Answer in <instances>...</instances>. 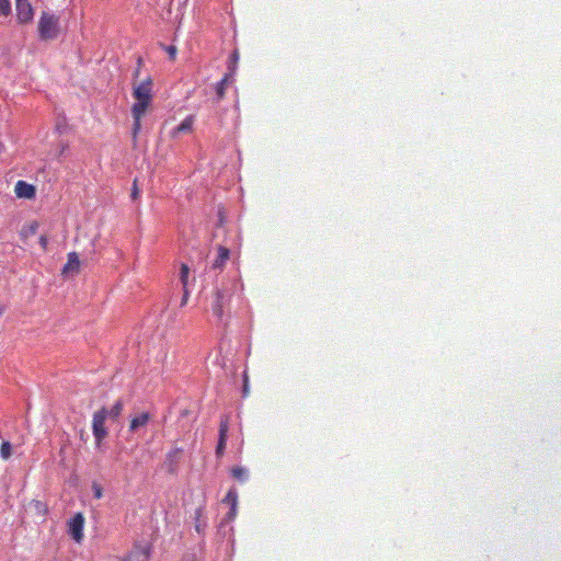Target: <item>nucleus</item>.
<instances>
[{
    "mask_svg": "<svg viewBox=\"0 0 561 561\" xmlns=\"http://www.w3.org/2000/svg\"><path fill=\"white\" fill-rule=\"evenodd\" d=\"M149 420H150V414L148 412H142V413L138 414V415H135L130 420L129 431L130 432H135L139 427L146 426L148 424Z\"/></svg>",
    "mask_w": 561,
    "mask_h": 561,
    "instance_id": "12",
    "label": "nucleus"
},
{
    "mask_svg": "<svg viewBox=\"0 0 561 561\" xmlns=\"http://www.w3.org/2000/svg\"><path fill=\"white\" fill-rule=\"evenodd\" d=\"M131 198L135 201L139 197V188L137 186V180H134L133 188H131Z\"/></svg>",
    "mask_w": 561,
    "mask_h": 561,
    "instance_id": "28",
    "label": "nucleus"
},
{
    "mask_svg": "<svg viewBox=\"0 0 561 561\" xmlns=\"http://www.w3.org/2000/svg\"><path fill=\"white\" fill-rule=\"evenodd\" d=\"M11 13L10 0H0V16H8Z\"/></svg>",
    "mask_w": 561,
    "mask_h": 561,
    "instance_id": "25",
    "label": "nucleus"
},
{
    "mask_svg": "<svg viewBox=\"0 0 561 561\" xmlns=\"http://www.w3.org/2000/svg\"><path fill=\"white\" fill-rule=\"evenodd\" d=\"M165 51L168 53L169 57L174 60L176 57L178 49L175 46L170 45L164 47Z\"/></svg>",
    "mask_w": 561,
    "mask_h": 561,
    "instance_id": "27",
    "label": "nucleus"
},
{
    "mask_svg": "<svg viewBox=\"0 0 561 561\" xmlns=\"http://www.w3.org/2000/svg\"><path fill=\"white\" fill-rule=\"evenodd\" d=\"M227 304V297L226 295L217 289L215 293H214V300L211 302V311L214 313L215 317H217V319H222V316H224V308Z\"/></svg>",
    "mask_w": 561,
    "mask_h": 561,
    "instance_id": "6",
    "label": "nucleus"
},
{
    "mask_svg": "<svg viewBox=\"0 0 561 561\" xmlns=\"http://www.w3.org/2000/svg\"><path fill=\"white\" fill-rule=\"evenodd\" d=\"M231 476L239 481H244L247 478V471L242 467H233L231 469Z\"/></svg>",
    "mask_w": 561,
    "mask_h": 561,
    "instance_id": "23",
    "label": "nucleus"
},
{
    "mask_svg": "<svg viewBox=\"0 0 561 561\" xmlns=\"http://www.w3.org/2000/svg\"><path fill=\"white\" fill-rule=\"evenodd\" d=\"M194 119L192 116H187L173 131V134H181L191 131Z\"/></svg>",
    "mask_w": 561,
    "mask_h": 561,
    "instance_id": "16",
    "label": "nucleus"
},
{
    "mask_svg": "<svg viewBox=\"0 0 561 561\" xmlns=\"http://www.w3.org/2000/svg\"><path fill=\"white\" fill-rule=\"evenodd\" d=\"M202 516H203V508L202 507H198L195 510V529L198 534L203 533L204 528H205V524L202 523Z\"/></svg>",
    "mask_w": 561,
    "mask_h": 561,
    "instance_id": "19",
    "label": "nucleus"
},
{
    "mask_svg": "<svg viewBox=\"0 0 561 561\" xmlns=\"http://www.w3.org/2000/svg\"><path fill=\"white\" fill-rule=\"evenodd\" d=\"M30 508L39 517L45 518L48 513L47 505L38 500H33L30 503Z\"/></svg>",
    "mask_w": 561,
    "mask_h": 561,
    "instance_id": "15",
    "label": "nucleus"
},
{
    "mask_svg": "<svg viewBox=\"0 0 561 561\" xmlns=\"http://www.w3.org/2000/svg\"><path fill=\"white\" fill-rule=\"evenodd\" d=\"M84 522L85 519L82 513H77L68 522V533L76 542L80 543L83 539Z\"/></svg>",
    "mask_w": 561,
    "mask_h": 561,
    "instance_id": "4",
    "label": "nucleus"
},
{
    "mask_svg": "<svg viewBox=\"0 0 561 561\" xmlns=\"http://www.w3.org/2000/svg\"><path fill=\"white\" fill-rule=\"evenodd\" d=\"M230 251L226 247H218V255L213 263V268H222L226 262L229 260Z\"/></svg>",
    "mask_w": 561,
    "mask_h": 561,
    "instance_id": "13",
    "label": "nucleus"
},
{
    "mask_svg": "<svg viewBox=\"0 0 561 561\" xmlns=\"http://www.w3.org/2000/svg\"><path fill=\"white\" fill-rule=\"evenodd\" d=\"M232 73H226L224 78L216 84L215 90L217 94V101H220L225 98L226 90L228 85L232 82Z\"/></svg>",
    "mask_w": 561,
    "mask_h": 561,
    "instance_id": "11",
    "label": "nucleus"
},
{
    "mask_svg": "<svg viewBox=\"0 0 561 561\" xmlns=\"http://www.w3.org/2000/svg\"><path fill=\"white\" fill-rule=\"evenodd\" d=\"M15 194L18 197L33 198L35 196V187L24 181H18Z\"/></svg>",
    "mask_w": 561,
    "mask_h": 561,
    "instance_id": "10",
    "label": "nucleus"
},
{
    "mask_svg": "<svg viewBox=\"0 0 561 561\" xmlns=\"http://www.w3.org/2000/svg\"><path fill=\"white\" fill-rule=\"evenodd\" d=\"M181 454H182L181 448H174L167 454V460L170 463L175 465L178 462V460L180 459Z\"/></svg>",
    "mask_w": 561,
    "mask_h": 561,
    "instance_id": "22",
    "label": "nucleus"
},
{
    "mask_svg": "<svg viewBox=\"0 0 561 561\" xmlns=\"http://www.w3.org/2000/svg\"><path fill=\"white\" fill-rule=\"evenodd\" d=\"M190 268L187 264L182 263L180 268V279L183 285V288L187 287V279H188Z\"/></svg>",
    "mask_w": 561,
    "mask_h": 561,
    "instance_id": "21",
    "label": "nucleus"
},
{
    "mask_svg": "<svg viewBox=\"0 0 561 561\" xmlns=\"http://www.w3.org/2000/svg\"><path fill=\"white\" fill-rule=\"evenodd\" d=\"M106 417L107 409L104 407L93 413L92 432L96 446H100L108 434L107 430L105 428Z\"/></svg>",
    "mask_w": 561,
    "mask_h": 561,
    "instance_id": "3",
    "label": "nucleus"
},
{
    "mask_svg": "<svg viewBox=\"0 0 561 561\" xmlns=\"http://www.w3.org/2000/svg\"><path fill=\"white\" fill-rule=\"evenodd\" d=\"M150 548L149 547H135L126 557L125 561H149Z\"/></svg>",
    "mask_w": 561,
    "mask_h": 561,
    "instance_id": "8",
    "label": "nucleus"
},
{
    "mask_svg": "<svg viewBox=\"0 0 561 561\" xmlns=\"http://www.w3.org/2000/svg\"><path fill=\"white\" fill-rule=\"evenodd\" d=\"M38 230V222L32 221L28 225L22 227L20 231L21 239L26 242L30 238L34 237Z\"/></svg>",
    "mask_w": 561,
    "mask_h": 561,
    "instance_id": "14",
    "label": "nucleus"
},
{
    "mask_svg": "<svg viewBox=\"0 0 561 561\" xmlns=\"http://www.w3.org/2000/svg\"><path fill=\"white\" fill-rule=\"evenodd\" d=\"M80 260L76 252H70L67 255V263L62 267V274L79 273Z\"/></svg>",
    "mask_w": 561,
    "mask_h": 561,
    "instance_id": "9",
    "label": "nucleus"
},
{
    "mask_svg": "<svg viewBox=\"0 0 561 561\" xmlns=\"http://www.w3.org/2000/svg\"><path fill=\"white\" fill-rule=\"evenodd\" d=\"M229 431V423L227 417H222L219 424V438L216 447L217 457H221L226 448V442Z\"/></svg>",
    "mask_w": 561,
    "mask_h": 561,
    "instance_id": "7",
    "label": "nucleus"
},
{
    "mask_svg": "<svg viewBox=\"0 0 561 561\" xmlns=\"http://www.w3.org/2000/svg\"><path fill=\"white\" fill-rule=\"evenodd\" d=\"M3 312H4V307L0 306V317L3 314Z\"/></svg>",
    "mask_w": 561,
    "mask_h": 561,
    "instance_id": "31",
    "label": "nucleus"
},
{
    "mask_svg": "<svg viewBox=\"0 0 561 561\" xmlns=\"http://www.w3.org/2000/svg\"><path fill=\"white\" fill-rule=\"evenodd\" d=\"M38 241H39V244H41L42 249L45 251V250L47 249V244H48V238H47V236L42 234V236L39 237V240H38Z\"/></svg>",
    "mask_w": 561,
    "mask_h": 561,
    "instance_id": "29",
    "label": "nucleus"
},
{
    "mask_svg": "<svg viewBox=\"0 0 561 561\" xmlns=\"http://www.w3.org/2000/svg\"><path fill=\"white\" fill-rule=\"evenodd\" d=\"M238 60H239V53L237 50H234L230 56L229 72H228V73H232V77L234 76Z\"/></svg>",
    "mask_w": 561,
    "mask_h": 561,
    "instance_id": "24",
    "label": "nucleus"
},
{
    "mask_svg": "<svg viewBox=\"0 0 561 561\" xmlns=\"http://www.w3.org/2000/svg\"><path fill=\"white\" fill-rule=\"evenodd\" d=\"M237 501H238V495H237V492L233 490H230L224 499V502L231 505V514H234Z\"/></svg>",
    "mask_w": 561,
    "mask_h": 561,
    "instance_id": "17",
    "label": "nucleus"
},
{
    "mask_svg": "<svg viewBox=\"0 0 561 561\" xmlns=\"http://www.w3.org/2000/svg\"><path fill=\"white\" fill-rule=\"evenodd\" d=\"M16 19L21 24H26L33 20L34 11L28 0H15Z\"/></svg>",
    "mask_w": 561,
    "mask_h": 561,
    "instance_id": "5",
    "label": "nucleus"
},
{
    "mask_svg": "<svg viewBox=\"0 0 561 561\" xmlns=\"http://www.w3.org/2000/svg\"><path fill=\"white\" fill-rule=\"evenodd\" d=\"M187 299H188V289H187V287H185V288H183V297L181 300V306L186 305Z\"/></svg>",
    "mask_w": 561,
    "mask_h": 561,
    "instance_id": "30",
    "label": "nucleus"
},
{
    "mask_svg": "<svg viewBox=\"0 0 561 561\" xmlns=\"http://www.w3.org/2000/svg\"><path fill=\"white\" fill-rule=\"evenodd\" d=\"M92 491L95 499L100 500L103 497V488L98 482H93Z\"/></svg>",
    "mask_w": 561,
    "mask_h": 561,
    "instance_id": "26",
    "label": "nucleus"
},
{
    "mask_svg": "<svg viewBox=\"0 0 561 561\" xmlns=\"http://www.w3.org/2000/svg\"><path fill=\"white\" fill-rule=\"evenodd\" d=\"M123 411V402L121 400L116 401L112 409L107 411V416L112 417L113 420H116Z\"/></svg>",
    "mask_w": 561,
    "mask_h": 561,
    "instance_id": "18",
    "label": "nucleus"
},
{
    "mask_svg": "<svg viewBox=\"0 0 561 561\" xmlns=\"http://www.w3.org/2000/svg\"><path fill=\"white\" fill-rule=\"evenodd\" d=\"M11 454H12V446H11L10 442H8V440L2 442V444L0 446L1 458L7 460L10 458Z\"/></svg>",
    "mask_w": 561,
    "mask_h": 561,
    "instance_id": "20",
    "label": "nucleus"
},
{
    "mask_svg": "<svg viewBox=\"0 0 561 561\" xmlns=\"http://www.w3.org/2000/svg\"><path fill=\"white\" fill-rule=\"evenodd\" d=\"M38 36L42 41H53L58 37L60 33V21L59 16L43 11L39 19H38Z\"/></svg>",
    "mask_w": 561,
    "mask_h": 561,
    "instance_id": "2",
    "label": "nucleus"
},
{
    "mask_svg": "<svg viewBox=\"0 0 561 561\" xmlns=\"http://www.w3.org/2000/svg\"><path fill=\"white\" fill-rule=\"evenodd\" d=\"M133 96L136 100L131 107V114L134 118L133 137L136 139L141 128V117L147 112L152 100V80L147 78L138 85H136L133 91Z\"/></svg>",
    "mask_w": 561,
    "mask_h": 561,
    "instance_id": "1",
    "label": "nucleus"
}]
</instances>
